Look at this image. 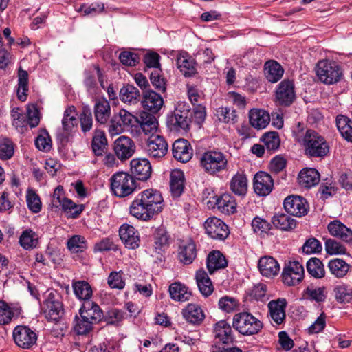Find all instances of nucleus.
I'll return each instance as SVG.
<instances>
[{"label":"nucleus","instance_id":"obj_17","mask_svg":"<svg viewBox=\"0 0 352 352\" xmlns=\"http://www.w3.org/2000/svg\"><path fill=\"white\" fill-rule=\"evenodd\" d=\"M168 145L164 138L160 135L150 136L146 142L145 151L153 158H162L168 151Z\"/></svg>","mask_w":352,"mask_h":352},{"label":"nucleus","instance_id":"obj_47","mask_svg":"<svg viewBox=\"0 0 352 352\" xmlns=\"http://www.w3.org/2000/svg\"><path fill=\"white\" fill-rule=\"evenodd\" d=\"M336 126L341 135L352 142V122L346 116L340 115L336 118Z\"/></svg>","mask_w":352,"mask_h":352},{"label":"nucleus","instance_id":"obj_25","mask_svg":"<svg viewBox=\"0 0 352 352\" xmlns=\"http://www.w3.org/2000/svg\"><path fill=\"white\" fill-rule=\"evenodd\" d=\"M177 68L186 77L194 76L197 69L194 59L186 52H179L176 58Z\"/></svg>","mask_w":352,"mask_h":352},{"label":"nucleus","instance_id":"obj_26","mask_svg":"<svg viewBox=\"0 0 352 352\" xmlns=\"http://www.w3.org/2000/svg\"><path fill=\"white\" fill-rule=\"evenodd\" d=\"M79 314L83 315L85 318L90 320L95 324H98L103 316V312L99 305L91 300L83 302L79 310Z\"/></svg>","mask_w":352,"mask_h":352},{"label":"nucleus","instance_id":"obj_59","mask_svg":"<svg viewBox=\"0 0 352 352\" xmlns=\"http://www.w3.org/2000/svg\"><path fill=\"white\" fill-rule=\"evenodd\" d=\"M325 250L327 253L331 255L344 254L346 252L345 246L333 239L326 240Z\"/></svg>","mask_w":352,"mask_h":352},{"label":"nucleus","instance_id":"obj_9","mask_svg":"<svg viewBox=\"0 0 352 352\" xmlns=\"http://www.w3.org/2000/svg\"><path fill=\"white\" fill-rule=\"evenodd\" d=\"M42 310L48 320L58 321L63 314V304L58 296L50 292L42 305Z\"/></svg>","mask_w":352,"mask_h":352},{"label":"nucleus","instance_id":"obj_51","mask_svg":"<svg viewBox=\"0 0 352 352\" xmlns=\"http://www.w3.org/2000/svg\"><path fill=\"white\" fill-rule=\"evenodd\" d=\"M308 273L314 278H320L324 276L325 271L322 261L318 258H311L307 263Z\"/></svg>","mask_w":352,"mask_h":352},{"label":"nucleus","instance_id":"obj_20","mask_svg":"<svg viewBox=\"0 0 352 352\" xmlns=\"http://www.w3.org/2000/svg\"><path fill=\"white\" fill-rule=\"evenodd\" d=\"M142 105L144 110L151 113H157L164 105V100L160 94L152 90L144 92Z\"/></svg>","mask_w":352,"mask_h":352},{"label":"nucleus","instance_id":"obj_39","mask_svg":"<svg viewBox=\"0 0 352 352\" xmlns=\"http://www.w3.org/2000/svg\"><path fill=\"white\" fill-rule=\"evenodd\" d=\"M170 298L178 302H185L190 299L191 292L188 287L180 282H175L169 286Z\"/></svg>","mask_w":352,"mask_h":352},{"label":"nucleus","instance_id":"obj_40","mask_svg":"<svg viewBox=\"0 0 352 352\" xmlns=\"http://www.w3.org/2000/svg\"><path fill=\"white\" fill-rule=\"evenodd\" d=\"M228 265V262L219 251L211 252L207 258V268L212 274L218 270L223 269Z\"/></svg>","mask_w":352,"mask_h":352},{"label":"nucleus","instance_id":"obj_15","mask_svg":"<svg viewBox=\"0 0 352 352\" xmlns=\"http://www.w3.org/2000/svg\"><path fill=\"white\" fill-rule=\"evenodd\" d=\"M12 336L16 344L22 349H30L37 340L36 333L27 326H16Z\"/></svg>","mask_w":352,"mask_h":352},{"label":"nucleus","instance_id":"obj_4","mask_svg":"<svg viewBox=\"0 0 352 352\" xmlns=\"http://www.w3.org/2000/svg\"><path fill=\"white\" fill-rule=\"evenodd\" d=\"M190 106L185 102H177L175 111L167 118V124L171 131H186L191 122Z\"/></svg>","mask_w":352,"mask_h":352},{"label":"nucleus","instance_id":"obj_56","mask_svg":"<svg viewBox=\"0 0 352 352\" xmlns=\"http://www.w3.org/2000/svg\"><path fill=\"white\" fill-rule=\"evenodd\" d=\"M26 202L28 208L34 213L41 210L42 204L39 196L32 189H29L26 194Z\"/></svg>","mask_w":352,"mask_h":352},{"label":"nucleus","instance_id":"obj_62","mask_svg":"<svg viewBox=\"0 0 352 352\" xmlns=\"http://www.w3.org/2000/svg\"><path fill=\"white\" fill-rule=\"evenodd\" d=\"M308 297L317 302H324L327 298L325 287H320L317 288L308 287L306 290Z\"/></svg>","mask_w":352,"mask_h":352},{"label":"nucleus","instance_id":"obj_34","mask_svg":"<svg viewBox=\"0 0 352 352\" xmlns=\"http://www.w3.org/2000/svg\"><path fill=\"white\" fill-rule=\"evenodd\" d=\"M195 279L199 290L204 296L208 297L212 294L214 286L205 270L201 269L197 271Z\"/></svg>","mask_w":352,"mask_h":352},{"label":"nucleus","instance_id":"obj_43","mask_svg":"<svg viewBox=\"0 0 352 352\" xmlns=\"http://www.w3.org/2000/svg\"><path fill=\"white\" fill-rule=\"evenodd\" d=\"M73 289L76 296L85 301L90 300L93 290L90 284L85 280H78L73 283Z\"/></svg>","mask_w":352,"mask_h":352},{"label":"nucleus","instance_id":"obj_53","mask_svg":"<svg viewBox=\"0 0 352 352\" xmlns=\"http://www.w3.org/2000/svg\"><path fill=\"white\" fill-rule=\"evenodd\" d=\"M60 207L68 217L73 219L77 218L84 210L82 204H76L69 199L65 200Z\"/></svg>","mask_w":352,"mask_h":352},{"label":"nucleus","instance_id":"obj_7","mask_svg":"<svg viewBox=\"0 0 352 352\" xmlns=\"http://www.w3.org/2000/svg\"><path fill=\"white\" fill-rule=\"evenodd\" d=\"M316 72L320 80L327 85L338 82L342 75L338 63L328 60H320L316 65Z\"/></svg>","mask_w":352,"mask_h":352},{"label":"nucleus","instance_id":"obj_58","mask_svg":"<svg viewBox=\"0 0 352 352\" xmlns=\"http://www.w3.org/2000/svg\"><path fill=\"white\" fill-rule=\"evenodd\" d=\"M13 317L12 308L6 301L0 300V325L9 324Z\"/></svg>","mask_w":352,"mask_h":352},{"label":"nucleus","instance_id":"obj_33","mask_svg":"<svg viewBox=\"0 0 352 352\" xmlns=\"http://www.w3.org/2000/svg\"><path fill=\"white\" fill-rule=\"evenodd\" d=\"M298 179L301 186L310 188L318 184L320 174L315 168H304L300 172Z\"/></svg>","mask_w":352,"mask_h":352},{"label":"nucleus","instance_id":"obj_44","mask_svg":"<svg viewBox=\"0 0 352 352\" xmlns=\"http://www.w3.org/2000/svg\"><path fill=\"white\" fill-rule=\"evenodd\" d=\"M328 267L336 277L342 278L346 275L350 265L342 259L334 258L329 261Z\"/></svg>","mask_w":352,"mask_h":352},{"label":"nucleus","instance_id":"obj_16","mask_svg":"<svg viewBox=\"0 0 352 352\" xmlns=\"http://www.w3.org/2000/svg\"><path fill=\"white\" fill-rule=\"evenodd\" d=\"M283 204L288 214L298 217L306 215L309 208L307 200L298 195L288 196L285 199Z\"/></svg>","mask_w":352,"mask_h":352},{"label":"nucleus","instance_id":"obj_18","mask_svg":"<svg viewBox=\"0 0 352 352\" xmlns=\"http://www.w3.org/2000/svg\"><path fill=\"white\" fill-rule=\"evenodd\" d=\"M287 305V302L285 298H278L268 302L269 315L273 324L279 325L284 322Z\"/></svg>","mask_w":352,"mask_h":352},{"label":"nucleus","instance_id":"obj_31","mask_svg":"<svg viewBox=\"0 0 352 352\" xmlns=\"http://www.w3.org/2000/svg\"><path fill=\"white\" fill-rule=\"evenodd\" d=\"M232 328L226 320L217 322L214 327V337L217 342L223 344L232 342L234 338L232 333Z\"/></svg>","mask_w":352,"mask_h":352},{"label":"nucleus","instance_id":"obj_5","mask_svg":"<svg viewBox=\"0 0 352 352\" xmlns=\"http://www.w3.org/2000/svg\"><path fill=\"white\" fill-rule=\"evenodd\" d=\"M136 188V181L134 177L127 173L118 172L111 177V188L117 197H127L131 195Z\"/></svg>","mask_w":352,"mask_h":352},{"label":"nucleus","instance_id":"obj_2","mask_svg":"<svg viewBox=\"0 0 352 352\" xmlns=\"http://www.w3.org/2000/svg\"><path fill=\"white\" fill-rule=\"evenodd\" d=\"M199 164L204 171L212 176L227 171L229 166L228 155L218 150L204 152L199 158Z\"/></svg>","mask_w":352,"mask_h":352},{"label":"nucleus","instance_id":"obj_42","mask_svg":"<svg viewBox=\"0 0 352 352\" xmlns=\"http://www.w3.org/2000/svg\"><path fill=\"white\" fill-rule=\"evenodd\" d=\"M169 245V236L164 227H159L153 233V248L160 254Z\"/></svg>","mask_w":352,"mask_h":352},{"label":"nucleus","instance_id":"obj_60","mask_svg":"<svg viewBox=\"0 0 352 352\" xmlns=\"http://www.w3.org/2000/svg\"><path fill=\"white\" fill-rule=\"evenodd\" d=\"M219 307L221 309L230 313L237 309L239 302L235 298L223 296L219 300Z\"/></svg>","mask_w":352,"mask_h":352},{"label":"nucleus","instance_id":"obj_22","mask_svg":"<svg viewBox=\"0 0 352 352\" xmlns=\"http://www.w3.org/2000/svg\"><path fill=\"white\" fill-rule=\"evenodd\" d=\"M274 186L272 177L265 172L257 173L254 178V190L260 196L269 195Z\"/></svg>","mask_w":352,"mask_h":352},{"label":"nucleus","instance_id":"obj_3","mask_svg":"<svg viewBox=\"0 0 352 352\" xmlns=\"http://www.w3.org/2000/svg\"><path fill=\"white\" fill-rule=\"evenodd\" d=\"M299 142L305 147V154L311 157H323L329 152L325 139L318 132L308 129Z\"/></svg>","mask_w":352,"mask_h":352},{"label":"nucleus","instance_id":"obj_24","mask_svg":"<svg viewBox=\"0 0 352 352\" xmlns=\"http://www.w3.org/2000/svg\"><path fill=\"white\" fill-rule=\"evenodd\" d=\"M114 151L120 160L130 158L135 151L132 140L126 136H120L114 142Z\"/></svg>","mask_w":352,"mask_h":352},{"label":"nucleus","instance_id":"obj_32","mask_svg":"<svg viewBox=\"0 0 352 352\" xmlns=\"http://www.w3.org/2000/svg\"><path fill=\"white\" fill-rule=\"evenodd\" d=\"M230 190L236 195L243 197L248 192V179L243 173H236L230 181Z\"/></svg>","mask_w":352,"mask_h":352},{"label":"nucleus","instance_id":"obj_12","mask_svg":"<svg viewBox=\"0 0 352 352\" xmlns=\"http://www.w3.org/2000/svg\"><path fill=\"white\" fill-rule=\"evenodd\" d=\"M206 204L209 208H217L221 213L232 214L236 212V203L234 197L228 193L221 196L214 195L212 200H208Z\"/></svg>","mask_w":352,"mask_h":352},{"label":"nucleus","instance_id":"obj_61","mask_svg":"<svg viewBox=\"0 0 352 352\" xmlns=\"http://www.w3.org/2000/svg\"><path fill=\"white\" fill-rule=\"evenodd\" d=\"M14 155V145L11 140L4 139L0 141V159L6 160Z\"/></svg>","mask_w":352,"mask_h":352},{"label":"nucleus","instance_id":"obj_49","mask_svg":"<svg viewBox=\"0 0 352 352\" xmlns=\"http://www.w3.org/2000/svg\"><path fill=\"white\" fill-rule=\"evenodd\" d=\"M139 97L140 91L133 85H127L120 89V98L124 103L135 104L138 101Z\"/></svg>","mask_w":352,"mask_h":352},{"label":"nucleus","instance_id":"obj_6","mask_svg":"<svg viewBox=\"0 0 352 352\" xmlns=\"http://www.w3.org/2000/svg\"><path fill=\"white\" fill-rule=\"evenodd\" d=\"M233 327L240 333L250 336L258 333L263 328L262 322L248 312H241L233 318Z\"/></svg>","mask_w":352,"mask_h":352},{"label":"nucleus","instance_id":"obj_63","mask_svg":"<svg viewBox=\"0 0 352 352\" xmlns=\"http://www.w3.org/2000/svg\"><path fill=\"white\" fill-rule=\"evenodd\" d=\"M122 272H112L108 277V285L111 288L115 289H123L125 283L122 277Z\"/></svg>","mask_w":352,"mask_h":352},{"label":"nucleus","instance_id":"obj_35","mask_svg":"<svg viewBox=\"0 0 352 352\" xmlns=\"http://www.w3.org/2000/svg\"><path fill=\"white\" fill-rule=\"evenodd\" d=\"M91 148L96 157H102L108 150L107 140L103 131L96 130L91 142Z\"/></svg>","mask_w":352,"mask_h":352},{"label":"nucleus","instance_id":"obj_11","mask_svg":"<svg viewBox=\"0 0 352 352\" xmlns=\"http://www.w3.org/2000/svg\"><path fill=\"white\" fill-rule=\"evenodd\" d=\"M206 234L213 239L225 240L230 234L228 226L220 219L212 217L204 223Z\"/></svg>","mask_w":352,"mask_h":352},{"label":"nucleus","instance_id":"obj_28","mask_svg":"<svg viewBox=\"0 0 352 352\" xmlns=\"http://www.w3.org/2000/svg\"><path fill=\"white\" fill-rule=\"evenodd\" d=\"M327 229L331 235L346 243H352V230L339 220L331 221L328 224Z\"/></svg>","mask_w":352,"mask_h":352},{"label":"nucleus","instance_id":"obj_48","mask_svg":"<svg viewBox=\"0 0 352 352\" xmlns=\"http://www.w3.org/2000/svg\"><path fill=\"white\" fill-rule=\"evenodd\" d=\"M336 300L340 303L352 302V288L345 284L337 285L333 288Z\"/></svg>","mask_w":352,"mask_h":352},{"label":"nucleus","instance_id":"obj_23","mask_svg":"<svg viewBox=\"0 0 352 352\" xmlns=\"http://www.w3.org/2000/svg\"><path fill=\"white\" fill-rule=\"evenodd\" d=\"M131 171L138 180L146 181L151 175L152 168L146 158L133 159L131 162Z\"/></svg>","mask_w":352,"mask_h":352},{"label":"nucleus","instance_id":"obj_54","mask_svg":"<svg viewBox=\"0 0 352 352\" xmlns=\"http://www.w3.org/2000/svg\"><path fill=\"white\" fill-rule=\"evenodd\" d=\"M266 149L270 152L276 151L280 146V140L277 132L266 133L262 138Z\"/></svg>","mask_w":352,"mask_h":352},{"label":"nucleus","instance_id":"obj_52","mask_svg":"<svg viewBox=\"0 0 352 352\" xmlns=\"http://www.w3.org/2000/svg\"><path fill=\"white\" fill-rule=\"evenodd\" d=\"M116 116L120 120L124 129L129 131L132 134L133 129L136 126L139 118L134 116L130 112L124 109H120Z\"/></svg>","mask_w":352,"mask_h":352},{"label":"nucleus","instance_id":"obj_38","mask_svg":"<svg viewBox=\"0 0 352 352\" xmlns=\"http://www.w3.org/2000/svg\"><path fill=\"white\" fill-rule=\"evenodd\" d=\"M184 188V175L179 169L172 170L170 175V188L173 196L179 197Z\"/></svg>","mask_w":352,"mask_h":352},{"label":"nucleus","instance_id":"obj_36","mask_svg":"<svg viewBox=\"0 0 352 352\" xmlns=\"http://www.w3.org/2000/svg\"><path fill=\"white\" fill-rule=\"evenodd\" d=\"M249 118L252 126L257 129L265 128L270 121L269 113L261 109H252L249 113Z\"/></svg>","mask_w":352,"mask_h":352},{"label":"nucleus","instance_id":"obj_27","mask_svg":"<svg viewBox=\"0 0 352 352\" xmlns=\"http://www.w3.org/2000/svg\"><path fill=\"white\" fill-rule=\"evenodd\" d=\"M184 318L192 324H200L205 318L201 307L196 303H189L182 311Z\"/></svg>","mask_w":352,"mask_h":352},{"label":"nucleus","instance_id":"obj_45","mask_svg":"<svg viewBox=\"0 0 352 352\" xmlns=\"http://www.w3.org/2000/svg\"><path fill=\"white\" fill-rule=\"evenodd\" d=\"M95 324L87 319L83 315L76 316L74 320L73 329L78 335H87L93 330Z\"/></svg>","mask_w":352,"mask_h":352},{"label":"nucleus","instance_id":"obj_41","mask_svg":"<svg viewBox=\"0 0 352 352\" xmlns=\"http://www.w3.org/2000/svg\"><path fill=\"white\" fill-rule=\"evenodd\" d=\"M272 222L275 228L284 231H289L296 228V221L287 214L277 213L274 215Z\"/></svg>","mask_w":352,"mask_h":352},{"label":"nucleus","instance_id":"obj_21","mask_svg":"<svg viewBox=\"0 0 352 352\" xmlns=\"http://www.w3.org/2000/svg\"><path fill=\"white\" fill-rule=\"evenodd\" d=\"M172 151L174 158L182 163L190 161L193 155V150L190 144L184 139H179L175 141Z\"/></svg>","mask_w":352,"mask_h":352},{"label":"nucleus","instance_id":"obj_55","mask_svg":"<svg viewBox=\"0 0 352 352\" xmlns=\"http://www.w3.org/2000/svg\"><path fill=\"white\" fill-rule=\"evenodd\" d=\"M38 238L32 230H24L19 239L21 245L25 250H31L36 247Z\"/></svg>","mask_w":352,"mask_h":352},{"label":"nucleus","instance_id":"obj_46","mask_svg":"<svg viewBox=\"0 0 352 352\" xmlns=\"http://www.w3.org/2000/svg\"><path fill=\"white\" fill-rule=\"evenodd\" d=\"M196 257V246L192 242H188L186 244L180 247L179 252V258L182 263L188 265L192 263Z\"/></svg>","mask_w":352,"mask_h":352},{"label":"nucleus","instance_id":"obj_57","mask_svg":"<svg viewBox=\"0 0 352 352\" xmlns=\"http://www.w3.org/2000/svg\"><path fill=\"white\" fill-rule=\"evenodd\" d=\"M216 116L219 121L225 123H234L236 121L237 117L234 109L223 107L217 109Z\"/></svg>","mask_w":352,"mask_h":352},{"label":"nucleus","instance_id":"obj_10","mask_svg":"<svg viewBox=\"0 0 352 352\" xmlns=\"http://www.w3.org/2000/svg\"><path fill=\"white\" fill-rule=\"evenodd\" d=\"M158 129V122L157 118L148 113H142L139 118L136 126L133 129L132 135L139 136L141 133L146 135H156L155 133Z\"/></svg>","mask_w":352,"mask_h":352},{"label":"nucleus","instance_id":"obj_19","mask_svg":"<svg viewBox=\"0 0 352 352\" xmlns=\"http://www.w3.org/2000/svg\"><path fill=\"white\" fill-rule=\"evenodd\" d=\"M119 235L126 248L134 250L140 246L139 232L133 226L128 224L122 225L120 228Z\"/></svg>","mask_w":352,"mask_h":352},{"label":"nucleus","instance_id":"obj_14","mask_svg":"<svg viewBox=\"0 0 352 352\" xmlns=\"http://www.w3.org/2000/svg\"><path fill=\"white\" fill-rule=\"evenodd\" d=\"M276 102L281 106H290L296 98L294 82L283 80L276 87L275 91Z\"/></svg>","mask_w":352,"mask_h":352},{"label":"nucleus","instance_id":"obj_30","mask_svg":"<svg viewBox=\"0 0 352 352\" xmlns=\"http://www.w3.org/2000/svg\"><path fill=\"white\" fill-rule=\"evenodd\" d=\"M258 267L263 276L274 277L280 271V266L276 260L270 256L261 257L258 261Z\"/></svg>","mask_w":352,"mask_h":352},{"label":"nucleus","instance_id":"obj_50","mask_svg":"<svg viewBox=\"0 0 352 352\" xmlns=\"http://www.w3.org/2000/svg\"><path fill=\"white\" fill-rule=\"evenodd\" d=\"M18 98L23 102L26 100L28 91V74L21 68L18 72Z\"/></svg>","mask_w":352,"mask_h":352},{"label":"nucleus","instance_id":"obj_64","mask_svg":"<svg viewBox=\"0 0 352 352\" xmlns=\"http://www.w3.org/2000/svg\"><path fill=\"white\" fill-rule=\"evenodd\" d=\"M302 252L307 254L320 252L322 250L321 243L315 238L307 239L302 247Z\"/></svg>","mask_w":352,"mask_h":352},{"label":"nucleus","instance_id":"obj_29","mask_svg":"<svg viewBox=\"0 0 352 352\" xmlns=\"http://www.w3.org/2000/svg\"><path fill=\"white\" fill-rule=\"evenodd\" d=\"M94 113L98 122L100 124L107 123L111 116L109 102L104 98H97L95 100Z\"/></svg>","mask_w":352,"mask_h":352},{"label":"nucleus","instance_id":"obj_13","mask_svg":"<svg viewBox=\"0 0 352 352\" xmlns=\"http://www.w3.org/2000/svg\"><path fill=\"white\" fill-rule=\"evenodd\" d=\"M305 270L298 261H289L283 268L282 278L287 285H296L300 283L304 277Z\"/></svg>","mask_w":352,"mask_h":352},{"label":"nucleus","instance_id":"obj_8","mask_svg":"<svg viewBox=\"0 0 352 352\" xmlns=\"http://www.w3.org/2000/svg\"><path fill=\"white\" fill-rule=\"evenodd\" d=\"M77 113L74 106L69 107L64 112L62 120V129L57 132V138L62 144L69 141L73 129L77 126Z\"/></svg>","mask_w":352,"mask_h":352},{"label":"nucleus","instance_id":"obj_37","mask_svg":"<svg viewBox=\"0 0 352 352\" xmlns=\"http://www.w3.org/2000/svg\"><path fill=\"white\" fill-rule=\"evenodd\" d=\"M265 76L271 82H278L284 74L283 67L276 60H268L264 65Z\"/></svg>","mask_w":352,"mask_h":352},{"label":"nucleus","instance_id":"obj_1","mask_svg":"<svg viewBox=\"0 0 352 352\" xmlns=\"http://www.w3.org/2000/svg\"><path fill=\"white\" fill-rule=\"evenodd\" d=\"M164 204L160 191L153 188L146 189L140 192L131 202L130 214L138 219L148 221L161 212Z\"/></svg>","mask_w":352,"mask_h":352}]
</instances>
